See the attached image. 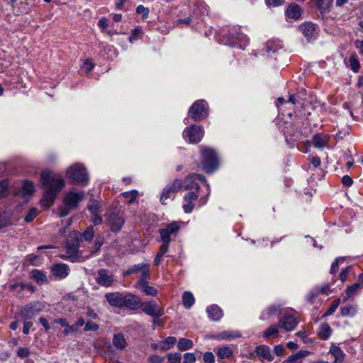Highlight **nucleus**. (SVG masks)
Wrapping results in <instances>:
<instances>
[{
	"label": "nucleus",
	"instance_id": "nucleus-19",
	"mask_svg": "<svg viewBox=\"0 0 363 363\" xmlns=\"http://www.w3.org/2000/svg\"><path fill=\"white\" fill-rule=\"evenodd\" d=\"M64 247L65 249V253L60 255V257L64 259H71L72 262L77 257L79 248H77L76 246L73 247L70 245L67 242H64Z\"/></svg>",
	"mask_w": 363,
	"mask_h": 363
},
{
	"label": "nucleus",
	"instance_id": "nucleus-37",
	"mask_svg": "<svg viewBox=\"0 0 363 363\" xmlns=\"http://www.w3.org/2000/svg\"><path fill=\"white\" fill-rule=\"evenodd\" d=\"M357 313V308L352 305L346 306L341 308V315L344 317H353Z\"/></svg>",
	"mask_w": 363,
	"mask_h": 363
},
{
	"label": "nucleus",
	"instance_id": "nucleus-44",
	"mask_svg": "<svg viewBox=\"0 0 363 363\" xmlns=\"http://www.w3.org/2000/svg\"><path fill=\"white\" fill-rule=\"evenodd\" d=\"M323 293H325V289H323V288L321 289H320V290L319 289H313L307 295L306 300L310 303H313L314 301L319 296V294H323Z\"/></svg>",
	"mask_w": 363,
	"mask_h": 363
},
{
	"label": "nucleus",
	"instance_id": "nucleus-14",
	"mask_svg": "<svg viewBox=\"0 0 363 363\" xmlns=\"http://www.w3.org/2000/svg\"><path fill=\"white\" fill-rule=\"evenodd\" d=\"M141 299L137 295L128 292L123 297L122 308L125 307L130 310L135 311L141 305Z\"/></svg>",
	"mask_w": 363,
	"mask_h": 363
},
{
	"label": "nucleus",
	"instance_id": "nucleus-21",
	"mask_svg": "<svg viewBox=\"0 0 363 363\" xmlns=\"http://www.w3.org/2000/svg\"><path fill=\"white\" fill-rule=\"evenodd\" d=\"M329 353L335 358L334 363H343L345 354L340 347L333 344L330 347Z\"/></svg>",
	"mask_w": 363,
	"mask_h": 363
},
{
	"label": "nucleus",
	"instance_id": "nucleus-55",
	"mask_svg": "<svg viewBox=\"0 0 363 363\" xmlns=\"http://www.w3.org/2000/svg\"><path fill=\"white\" fill-rule=\"evenodd\" d=\"M136 13L141 14L143 19H146L148 18L150 10L148 8L145 7L143 5H139L136 7Z\"/></svg>",
	"mask_w": 363,
	"mask_h": 363
},
{
	"label": "nucleus",
	"instance_id": "nucleus-28",
	"mask_svg": "<svg viewBox=\"0 0 363 363\" xmlns=\"http://www.w3.org/2000/svg\"><path fill=\"white\" fill-rule=\"evenodd\" d=\"M30 277L35 280L38 284H42L48 282L46 274L39 269H33L30 272Z\"/></svg>",
	"mask_w": 363,
	"mask_h": 363
},
{
	"label": "nucleus",
	"instance_id": "nucleus-62",
	"mask_svg": "<svg viewBox=\"0 0 363 363\" xmlns=\"http://www.w3.org/2000/svg\"><path fill=\"white\" fill-rule=\"evenodd\" d=\"M30 352L28 347H19L17 350V355L21 358L28 357Z\"/></svg>",
	"mask_w": 363,
	"mask_h": 363
},
{
	"label": "nucleus",
	"instance_id": "nucleus-10",
	"mask_svg": "<svg viewBox=\"0 0 363 363\" xmlns=\"http://www.w3.org/2000/svg\"><path fill=\"white\" fill-rule=\"evenodd\" d=\"M140 308L145 314L155 318H160L164 314V309L160 307L154 301L142 302Z\"/></svg>",
	"mask_w": 363,
	"mask_h": 363
},
{
	"label": "nucleus",
	"instance_id": "nucleus-59",
	"mask_svg": "<svg viewBox=\"0 0 363 363\" xmlns=\"http://www.w3.org/2000/svg\"><path fill=\"white\" fill-rule=\"evenodd\" d=\"M98 26L103 31H105L107 34L111 35V32L107 30L108 23V20L106 18H101L98 22Z\"/></svg>",
	"mask_w": 363,
	"mask_h": 363
},
{
	"label": "nucleus",
	"instance_id": "nucleus-27",
	"mask_svg": "<svg viewBox=\"0 0 363 363\" xmlns=\"http://www.w3.org/2000/svg\"><path fill=\"white\" fill-rule=\"evenodd\" d=\"M81 241V233L77 231L71 232L67 238L65 242L69 243L70 245L79 248V242Z\"/></svg>",
	"mask_w": 363,
	"mask_h": 363
},
{
	"label": "nucleus",
	"instance_id": "nucleus-24",
	"mask_svg": "<svg viewBox=\"0 0 363 363\" xmlns=\"http://www.w3.org/2000/svg\"><path fill=\"white\" fill-rule=\"evenodd\" d=\"M288 17L293 19H298L301 15V8L298 4H291L286 11Z\"/></svg>",
	"mask_w": 363,
	"mask_h": 363
},
{
	"label": "nucleus",
	"instance_id": "nucleus-47",
	"mask_svg": "<svg viewBox=\"0 0 363 363\" xmlns=\"http://www.w3.org/2000/svg\"><path fill=\"white\" fill-rule=\"evenodd\" d=\"M177 342V339L174 337H167L162 342L161 349L162 350H167L172 348Z\"/></svg>",
	"mask_w": 363,
	"mask_h": 363
},
{
	"label": "nucleus",
	"instance_id": "nucleus-4",
	"mask_svg": "<svg viewBox=\"0 0 363 363\" xmlns=\"http://www.w3.org/2000/svg\"><path fill=\"white\" fill-rule=\"evenodd\" d=\"M208 115V103L203 99L196 101L189 109V116L194 121H201Z\"/></svg>",
	"mask_w": 363,
	"mask_h": 363
},
{
	"label": "nucleus",
	"instance_id": "nucleus-58",
	"mask_svg": "<svg viewBox=\"0 0 363 363\" xmlns=\"http://www.w3.org/2000/svg\"><path fill=\"white\" fill-rule=\"evenodd\" d=\"M38 210L35 208H32L29 210L28 214L25 216V221L30 223L37 216Z\"/></svg>",
	"mask_w": 363,
	"mask_h": 363
},
{
	"label": "nucleus",
	"instance_id": "nucleus-34",
	"mask_svg": "<svg viewBox=\"0 0 363 363\" xmlns=\"http://www.w3.org/2000/svg\"><path fill=\"white\" fill-rule=\"evenodd\" d=\"M360 283H354L352 286H348L346 289L345 295L342 296V301L345 302L349 298H352L357 290L360 287Z\"/></svg>",
	"mask_w": 363,
	"mask_h": 363
},
{
	"label": "nucleus",
	"instance_id": "nucleus-36",
	"mask_svg": "<svg viewBox=\"0 0 363 363\" xmlns=\"http://www.w3.org/2000/svg\"><path fill=\"white\" fill-rule=\"evenodd\" d=\"M233 352V350L230 347L225 346L218 348L216 354L219 359H223L231 357Z\"/></svg>",
	"mask_w": 363,
	"mask_h": 363
},
{
	"label": "nucleus",
	"instance_id": "nucleus-60",
	"mask_svg": "<svg viewBox=\"0 0 363 363\" xmlns=\"http://www.w3.org/2000/svg\"><path fill=\"white\" fill-rule=\"evenodd\" d=\"M99 328L98 324L94 323L93 321H87L85 324L84 330L87 331H96Z\"/></svg>",
	"mask_w": 363,
	"mask_h": 363
},
{
	"label": "nucleus",
	"instance_id": "nucleus-16",
	"mask_svg": "<svg viewBox=\"0 0 363 363\" xmlns=\"http://www.w3.org/2000/svg\"><path fill=\"white\" fill-rule=\"evenodd\" d=\"M199 199V194L196 191H190L186 194L184 196V201L186 202L182 208L186 213H191L194 208V201Z\"/></svg>",
	"mask_w": 363,
	"mask_h": 363
},
{
	"label": "nucleus",
	"instance_id": "nucleus-32",
	"mask_svg": "<svg viewBox=\"0 0 363 363\" xmlns=\"http://www.w3.org/2000/svg\"><path fill=\"white\" fill-rule=\"evenodd\" d=\"M146 267H150V266H149V264H147L146 263H144V262L139 263L138 264H135V265L132 266L131 267H130L126 271H125L123 273V276L125 277V276H128V275L131 274L141 272Z\"/></svg>",
	"mask_w": 363,
	"mask_h": 363
},
{
	"label": "nucleus",
	"instance_id": "nucleus-3",
	"mask_svg": "<svg viewBox=\"0 0 363 363\" xmlns=\"http://www.w3.org/2000/svg\"><path fill=\"white\" fill-rule=\"evenodd\" d=\"M201 164L204 171L211 174L215 172L218 167V157L217 152L211 148L201 147Z\"/></svg>",
	"mask_w": 363,
	"mask_h": 363
},
{
	"label": "nucleus",
	"instance_id": "nucleus-18",
	"mask_svg": "<svg viewBox=\"0 0 363 363\" xmlns=\"http://www.w3.org/2000/svg\"><path fill=\"white\" fill-rule=\"evenodd\" d=\"M300 30L303 34V35L306 38V40L308 43L311 42L315 38V25L312 23H305L300 26Z\"/></svg>",
	"mask_w": 363,
	"mask_h": 363
},
{
	"label": "nucleus",
	"instance_id": "nucleus-15",
	"mask_svg": "<svg viewBox=\"0 0 363 363\" xmlns=\"http://www.w3.org/2000/svg\"><path fill=\"white\" fill-rule=\"evenodd\" d=\"M84 194L83 192L76 193L69 191L64 198V203L69 208H77L78 203L84 199Z\"/></svg>",
	"mask_w": 363,
	"mask_h": 363
},
{
	"label": "nucleus",
	"instance_id": "nucleus-25",
	"mask_svg": "<svg viewBox=\"0 0 363 363\" xmlns=\"http://www.w3.org/2000/svg\"><path fill=\"white\" fill-rule=\"evenodd\" d=\"M310 352L306 350H300L297 353L290 355L284 363H300L303 357L308 355Z\"/></svg>",
	"mask_w": 363,
	"mask_h": 363
},
{
	"label": "nucleus",
	"instance_id": "nucleus-1",
	"mask_svg": "<svg viewBox=\"0 0 363 363\" xmlns=\"http://www.w3.org/2000/svg\"><path fill=\"white\" fill-rule=\"evenodd\" d=\"M40 181L42 184L47 187L42 203H52L55 199L57 194L64 187L65 182L60 176H56L49 171L42 172Z\"/></svg>",
	"mask_w": 363,
	"mask_h": 363
},
{
	"label": "nucleus",
	"instance_id": "nucleus-35",
	"mask_svg": "<svg viewBox=\"0 0 363 363\" xmlns=\"http://www.w3.org/2000/svg\"><path fill=\"white\" fill-rule=\"evenodd\" d=\"M230 39L231 40L230 45H234L237 43V41L238 42H244L247 43L248 41V39L247 38V36L244 35L242 33L240 32H235L233 33H230Z\"/></svg>",
	"mask_w": 363,
	"mask_h": 363
},
{
	"label": "nucleus",
	"instance_id": "nucleus-42",
	"mask_svg": "<svg viewBox=\"0 0 363 363\" xmlns=\"http://www.w3.org/2000/svg\"><path fill=\"white\" fill-rule=\"evenodd\" d=\"M150 267H146L140 272L139 279L138 281V285L139 287L147 284V279L150 277Z\"/></svg>",
	"mask_w": 363,
	"mask_h": 363
},
{
	"label": "nucleus",
	"instance_id": "nucleus-45",
	"mask_svg": "<svg viewBox=\"0 0 363 363\" xmlns=\"http://www.w3.org/2000/svg\"><path fill=\"white\" fill-rule=\"evenodd\" d=\"M315 3L320 12H325L329 10L332 5L333 0H315Z\"/></svg>",
	"mask_w": 363,
	"mask_h": 363
},
{
	"label": "nucleus",
	"instance_id": "nucleus-38",
	"mask_svg": "<svg viewBox=\"0 0 363 363\" xmlns=\"http://www.w3.org/2000/svg\"><path fill=\"white\" fill-rule=\"evenodd\" d=\"M240 336L241 334L240 332L223 331L218 335V337L221 340H230L240 337Z\"/></svg>",
	"mask_w": 363,
	"mask_h": 363
},
{
	"label": "nucleus",
	"instance_id": "nucleus-6",
	"mask_svg": "<svg viewBox=\"0 0 363 363\" xmlns=\"http://www.w3.org/2000/svg\"><path fill=\"white\" fill-rule=\"evenodd\" d=\"M183 182L181 179H176L172 183L169 184L162 191L160 201L162 204H167L168 199H174L177 193L182 189Z\"/></svg>",
	"mask_w": 363,
	"mask_h": 363
},
{
	"label": "nucleus",
	"instance_id": "nucleus-30",
	"mask_svg": "<svg viewBox=\"0 0 363 363\" xmlns=\"http://www.w3.org/2000/svg\"><path fill=\"white\" fill-rule=\"evenodd\" d=\"M113 345L118 350H123L127 346L124 335L121 333L114 335Z\"/></svg>",
	"mask_w": 363,
	"mask_h": 363
},
{
	"label": "nucleus",
	"instance_id": "nucleus-29",
	"mask_svg": "<svg viewBox=\"0 0 363 363\" xmlns=\"http://www.w3.org/2000/svg\"><path fill=\"white\" fill-rule=\"evenodd\" d=\"M318 336L321 340H328L331 334H332V329L329 324L328 323H323L320 325L319 330H318Z\"/></svg>",
	"mask_w": 363,
	"mask_h": 363
},
{
	"label": "nucleus",
	"instance_id": "nucleus-40",
	"mask_svg": "<svg viewBox=\"0 0 363 363\" xmlns=\"http://www.w3.org/2000/svg\"><path fill=\"white\" fill-rule=\"evenodd\" d=\"M194 343L192 340L186 338H180L179 340L177 347L181 351H185L193 347Z\"/></svg>",
	"mask_w": 363,
	"mask_h": 363
},
{
	"label": "nucleus",
	"instance_id": "nucleus-41",
	"mask_svg": "<svg viewBox=\"0 0 363 363\" xmlns=\"http://www.w3.org/2000/svg\"><path fill=\"white\" fill-rule=\"evenodd\" d=\"M349 62L351 69L354 73H357L360 68V64L357 55L355 53H353L350 56Z\"/></svg>",
	"mask_w": 363,
	"mask_h": 363
},
{
	"label": "nucleus",
	"instance_id": "nucleus-48",
	"mask_svg": "<svg viewBox=\"0 0 363 363\" xmlns=\"http://www.w3.org/2000/svg\"><path fill=\"white\" fill-rule=\"evenodd\" d=\"M140 289L147 296H156L158 294L157 290L155 287L150 286L148 283L143 285L140 287Z\"/></svg>",
	"mask_w": 363,
	"mask_h": 363
},
{
	"label": "nucleus",
	"instance_id": "nucleus-9",
	"mask_svg": "<svg viewBox=\"0 0 363 363\" xmlns=\"http://www.w3.org/2000/svg\"><path fill=\"white\" fill-rule=\"evenodd\" d=\"M108 225L112 232H119L125 223V218L115 212H109L105 214Z\"/></svg>",
	"mask_w": 363,
	"mask_h": 363
},
{
	"label": "nucleus",
	"instance_id": "nucleus-13",
	"mask_svg": "<svg viewBox=\"0 0 363 363\" xmlns=\"http://www.w3.org/2000/svg\"><path fill=\"white\" fill-rule=\"evenodd\" d=\"M50 272L55 279L62 280L69 276L70 269L67 264L56 263L51 267Z\"/></svg>",
	"mask_w": 363,
	"mask_h": 363
},
{
	"label": "nucleus",
	"instance_id": "nucleus-2",
	"mask_svg": "<svg viewBox=\"0 0 363 363\" xmlns=\"http://www.w3.org/2000/svg\"><path fill=\"white\" fill-rule=\"evenodd\" d=\"M199 182H201L204 184V185L206 187V195L204 196H201L199 199V203L200 206H202L205 204H206L208 196L211 193V187L210 184L207 182L206 177L203 174H189L184 179L183 182L182 189L183 190H191L194 189L196 190V192L198 193V191L200 190V184Z\"/></svg>",
	"mask_w": 363,
	"mask_h": 363
},
{
	"label": "nucleus",
	"instance_id": "nucleus-43",
	"mask_svg": "<svg viewBox=\"0 0 363 363\" xmlns=\"http://www.w3.org/2000/svg\"><path fill=\"white\" fill-rule=\"evenodd\" d=\"M34 191V186L33 183L28 180L24 181L21 192L23 196H27L31 194Z\"/></svg>",
	"mask_w": 363,
	"mask_h": 363
},
{
	"label": "nucleus",
	"instance_id": "nucleus-5",
	"mask_svg": "<svg viewBox=\"0 0 363 363\" xmlns=\"http://www.w3.org/2000/svg\"><path fill=\"white\" fill-rule=\"evenodd\" d=\"M67 176L75 183L86 184L89 180L86 168L79 164L69 167L67 170Z\"/></svg>",
	"mask_w": 363,
	"mask_h": 363
},
{
	"label": "nucleus",
	"instance_id": "nucleus-56",
	"mask_svg": "<svg viewBox=\"0 0 363 363\" xmlns=\"http://www.w3.org/2000/svg\"><path fill=\"white\" fill-rule=\"evenodd\" d=\"M87 207L91 214L98 213L99 205L96 200H91Z\"/></svg>",
	"mask_w": 363,
	"mask_h": 363
},
{
	"label": "nucleus",
	"instance_id": "nucleus-26",
	"mask_svg": "<svg viewBox=\"0 0 363 363\" xmlns=\"http://www.w3.org/2000/svg\"><path fill=\"white\" fill-rule=\"evenodd\" d=\"M81 241V233L77 231L71 232L67 238L65 242L69 243L70 245L79 248V242Z\"/></svg>",
	"mask_w": 363,
	"mask_h": 363
},
{
	"label": "nucleus",
	"instance_id": "nucleus-12",
	"mask_svg": "<svg viewBox=\"0 0 363 363\" xmlns=\"http://www.w3.org/2000/svg\"><path fill=\"white\" fill-rule=\"evenodd\" d=\"M96 282L101 286L111 287L114 282L113 274L106 269H100L97 272Z\"/></svg>",
	"mask_w": 363,
	"mask_h": 363
},
{
	"label": "nucleus",
	"instance_id": "nucleus-52",
	"mask_svg": "<svg viewBox=\"0 0 363 363\" xmlns=\"http://www.w3.org/2000/svg\"><path fill=\"white\" fill-rule=\"evenodd\" d=\"M94 237V232L92 226L88 227L83 233H81V238H83L86 241H91Z\"/></svg>",
	"mask_w": 363,
	"mask_h": 363
},
{
	"label": "nucleus",
	"instance_id": "nucleus-31",
	"mask_svg": "<svg viewBox=\"0 0 363 363\" xmlns=\"http://www.w3.org/2000/svg\"><path fill=\"white\" fill-rule=\"evenodd\" d=\"M182 302L185 308L190 309L195 303V298L190 291H185L182 295Z\"/></svg>",
	"mask_w": 363,
	"mask_h": 363
},
{
	"label": "nucleus",
	"instance_id": "nucleus-22",
	"mask_svg": "<svg viewBox=\"0 0 363 363\" xmlns=\"http://www.w3.org/2000/svg\"><path fill=\"white\" fill-rule=\"evenodd\" d=\"M206 312L208 318L213 321H218L223 317V311L217 305H211L207 308Z\"/></svg>",
	"mask_w": 363,
	"mask_h": 363
},
{
	"label": "nucleus",
	"instance_id": "nucleus-20",
	"mask_svg": "<svg viewBox=\"0 0 363 363\" xmlns=\"http://www.w3.org/2000/svg\"><path fill=\"white\" fill-rule=\"evenodd\" d=\"M40 309L36 308L35 305L33 303H28L23 306L21 311V315L25 319H31L33 318Z\"/></svg>",
	"mask_w": 363,
	"mask_h": 363
},
{
	"label": "nucleus",
	"instance_id": "nucleus-63",
	"mask_svg": "<svg viewBox=\"0 0 363 363\" xmlns=\"http://www.w3.org/2000/svg\"><path fill=\"white\" fill-rule=\"evenodd\" d=\"M196 357L194 353L187 352L184 354L183 363H194L196 362Z\"/></svg>",
	"mask_w": 363,
	"mask_h": 363
},
{
	"label": "nucleus",
	"instance_id": "nucleus-51",
	"mask_svg": "<svg viewBox=\"0 0 363 363\" xmlns=\"http://www.w3.org/2000/svg\"><path fill=\"white\" fill-rule=\"evenodd\" d=\"M279 325H272L269 327L263 333V337L264 338H269L272 335H274L279 333Z\"/></svg>",
	"mask_w": 363,
	"mask_h": 363
},
{
	"label": "nucleus",
	"instance_id": "nucleus-53",
	"mask_svg": "<svg viewBox=\"0 0 363 363\" xmlns=\"http://www.w3.org/2000/svg\"><path fill=\"white\" fill-rule=\"evenodd\" d=\"M182 354L179 352L169 353L167 363H181Z\"/></svg>",
	"mask_w": 363,
	"mask_h": 363
},
{
	"label": "nucleus",
	"instance_id": "nucleus-8",
	"mask_svg": "<svg viewBox=\"0 0 363 363\" xmlns=\"http://www.w3.org/2000/svg\"><path fill=\"white\" fill-rule=\"evenodd\" d=\"M203 133V129L201 126L193 125L184 129L183 136L189 143L196 144L201 140Z\"/></svg>",
	"mask_w": 363,
	"mask_h": 363
},
{
	"label": "nucleus",
	"instance_id": "nucleus-64",
	"mask_svg": "<svg viewBox=\"0 0 363 363\" xmlns=\"http://www.w3.org/2000/svg\"><path fill=\"white\" fill-rule=\"evenodd\" d=\"M203 359L205 363H214L215 357L211 352H206L203 354Z\"/></svg>",
	"mask_w": 363,
	"mask_h": 363
},
{
	"label": "nucleus",
	"instance_id": "nucleus-46",
	"mask_svg": "<svg viewBox=\"0 0 363 363\" xmlns=\"http://www.w3.org/2000/svg\"><path fill=\"white\" fill-rule=\"evenodd\" d=\"M279 311H280V306H278V305L270 306L267 308L266 313H263L262 314L261 318L262 320H265L266 318H267L268 316L275 315L278 312H279Z\"/></svg>",
	"mask_w": 363,
	"mask_h": 363
},
{
	"label": "nucleus",
	"instance_id": "nucleus-39",
	"mask_svg": "<svg viewBox=\"0 0 363 363\" xmlns=\"http://www.w3.org/2000/svg\"><path fill=\"white\" fill-rule=\"evenodd\" d=\"M313 142L315 147L323 148L326 145L327 138L324 135L316 134L313 137Z\"/></svg>",
	"mask_w": 363,
	"mask_h": 363
},
{
	"label": "nucleus",
	"instance_id": "nucleus-54",
	"mask_svg": "<svg viewBox=\"0 0 363 363\" xmlns=\"http://www.w3.org/2000/svg\"><path fill=\"white\" fill-rule=\"evenodd\" d=\"M9 187V182L4 179L0 182V198H4L7 196V191Z\"/></svg>",
	"mask_w": 363,
	"mask_h": 363
},
{
	"label": "nucleus",
	"instance_id": "nucleus-23",
	"mask_svg": "<svg viewBox=\"0 0 363 363\" xmlns=\"http://www.w3.org/2000/svg\"><path fill=\"white\" fill-rule=\"evenodd\" d=\"M257 354L264 358V359L271 362L274 359V357L271 353L269 347L267 345H259L256 347L255 350Z\"/></svg>",
	"mask_w": 363,
	"mask_h": 363
},
{
	"label": "nucleus",
	"instance_id": "nucleus-11",
	"mask_svg": "<svg viewBox=\"0 0 363 363\" xmlns=\"http://www.w3.org/2000/svg\"><path fill=\"white\" fill-rule=\"evenodd\" d=\"M179 230L180 225L176 221L168 224L165 228L160 229L159 233L162 242L169 243L171 242V235H177Z\"/></svg>",
	"mask_w": 363,
	"mask_h": 363
},
{
	"label": "nucleus",
	"instance_id": "nucleus-49",
	"mask_svg": "<svg viewBox=\"0 0 363 363\" xmlns=\"http://www.w3.org/2000/svg\"><path fill=\"white\" fill-rule=\"evenodd\" d=\"M104 243V238L99 236L96 238L94 246L90 250V255H93L96 253L101 247Z\"/></svg>",
	"mask_w": 363,
	"mask_h": 363
},
{
	"label": "nucleus",
	"instance_id": "nucleus-7",
	"mask_svg": "<svg viewBox=\"0 0 363 363\" xmlns=\"http://www.w3.org/2000/svg\"><path fill=\"white\" fill-rule=\"evenodd\" d=\"M298 325L296 312L294 310L285 311L279 320V325L286 332L292 331Z\"/></svg>",
	"mask_w": 363,
	"mask_h": 363
},
{
	"label": "nucleus",
	"instance_id": "nucleus-50",
	"mask_svg": "<svg viewBox=\"0 0 363 363\" xmlns=\"http://www.w3.org/2000/svg\"><path fill=\"white\" fill-rule=\"evenodd\" d=\"M340 301H341L340 298L334 300L333 301V303H331L330 306L329 307V308L327 310V311L323 315V318L327 317V316H329V315H331L332 314H333L335 313V311L337 310V307L339 306Z\"/></svg>",
	"mask_w": 363,
	"mask_h": 363
},
{
	"label": "nucleus",
	"instance_id": "nucleus-33",
	"mask_svg": "<svg viewBox=\"0 0 363 363\" xmlns=\"http://www.w3.org/2000/svg\"><path fill=\"white\" fill-rule=\"evenodd\" d=\"M121 196L126 200L128 204H131L136 201L139 194L137 190H131L121 193Z\"/></svg>",
	"mask_w": 363,
	"mask_h": 363
},
{
	"label": "nucleus",
	"instance_id": "nucleus-17",
	"mask_svg": "<svg viewBox=\"0 0 363 363\" xmlns=\"http://www.w3.org/2000/svg\"><path fill=\"white\" fill-rule=\"evenodd\" d=\"M105 298L108 303L114 308H122L123 303V294L116 292H108L105 294Z\"/></svg>",
	"mask_w": 363,
	"mask_h": 363
},
{
	"label": "nucleus",
	"instance_id": "nucleus-57",
	"mask_svg": "<svg viewBox=\"0 0 363 363\" xmlns=\"http://www.w3.org/2000/svg\"><path fill=\"white\" fill-rule=\"evenodd\" d=\"M344 261H345V257H339L336 258L335 260L331 264V268H330V274H335L339 269V266H338L339 262H343Z\"/></svg>",
	"mask_w": 363,
	"mask_h": 363
},
{
	"label": "nucleus",
	"instance_id": "nucleus-61",
	"mask_svg": "<svg viewBox=\"0 0 363 363\" xmlns=\"http://www.w3.org/2000/svg\"><path fill=\"white\" fill-rule=\"evenodd\" d=\"M142 31L140 28H135L131 31L130 35L129 36V42L133 43V41L138 39Z\"/></svg>",
	"mask_w": 363,
	"mask_h": 363
}]
</instances>
